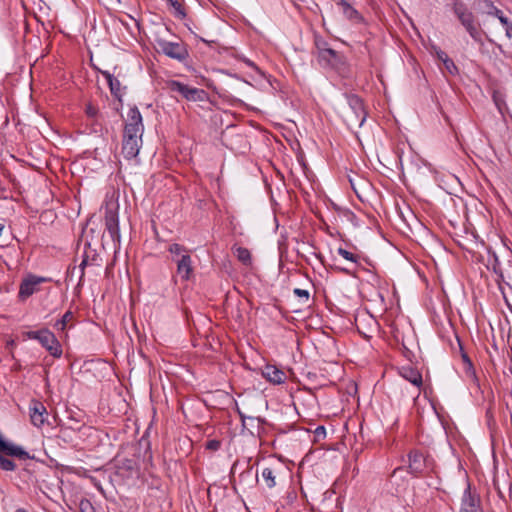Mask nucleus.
Segmentation results:
<instances>
[{
	"label": "nucleus",
	"instance_id": "30",
	"mask_svg": "<svg viewBox=\"0 0 512 512\" xmlns=\"http://www.w3.org/2000/svg\"><path fill=\"white\" fill-rule=\"evenodd\" d=\"M492 99L494 104L496 105L498 111L503 114L504 108H505V100L503 98V95L499 91H494L492 94Z\"/></svg>",
	"mask_w": 512,
	"mask_h": 512
},
{
	"label": "nucleus",
	"instance_id": "1",
	"mask_svg": "<svg viewBox=\"0 0 512 512\" xmlns=\"http://www.w3.org/2000/svg\"><path fill=\"white\" fill-rule=\"evenodd\" d=\"M143 132L142 115L137 106H133L128 111L123 131L122 153L125 159L130 160L138 156L142 146Z\"/></svg>",
	"mask_w": 512,
	"mask_h": 512
},
{
	"label": "nucleus",
	"instance_id": "20",
	"mask_svg": "<svg viewBox=\"0 0 512 512\" xmlns=\"http://www.w3.org/2000/svg\"><path fill=\"white\" fill-rule=\"evenodd\" d=\"M486 267H487L488 270H492L493 273H495L497 275V277H498L497 281L498 282L504 280V275H503V271H502L501 264H500V261L498 259V256L490 248L487 250Z\"/></svg>",
	"mask_w": 512,
	"mask_h": 512
},
{
	"label": "nucleus",
	"instance_id": "34",
	"mask_svg": "<svg viewBox=\"0 0 512 512\" xmlns=\"http://www.w3.org/2000/svg\"><path fill=\"white\" fill-rule=\"evenodd\" d=\"M85 112L89 118H95L98 115V108L93 104L89 103L86 106Z\"/></svg>",
	"mask_w": 512,
	"mask_h": 512
},
{
	"label": "nucleus",
	"instance_id": "39",
	"mask_svg": "<svg viewBox=\"0 0 512 512\" xmlns=\"http://www.w3.org/2000/svg\"><path fill=\"white\" fill-rule=\"evenodd\" d=\"M505 27L506 35L511 38L512 37V22L507 19V24H502Z\"/></svg>",
	"mask_w": 512,
	"mask_h": 512
},
{
	"label": "nucleus",
	"instance_id": "47",
	"mask_svg": "<svg viewBox=\"0 0 512 512\" xmlns=\"http://www.w3.org/2000/svg\"><path fill=\"white\" fill-rule=\"evenodd\" d=\"M332 206L341 215V209H343V208L334 203L332 204Z\"/></svg>",
	"mask_w": 512,
	"mask_h": 512
},
{
	"label": "nucleus",
	"instance_id": "23",
	"mask_svg": "<svg viewBox=\"0 0 512 512\" xmlns=\"http://www.w3.org/2000/svg\"><path fill=\"white\" fill-rule=\"evenodd\" d=\"M168 251L171 254V259L173 262H177V259L181 258L183 255H190L188 249L178 243H173L169 245Z\"/></svg>",
	"mask_w": 512,
	"mask_h": 512
},
{
	"label": "nucleus",
	"instance_id": "6",
	"mask_svg": "<svg viewBox=\"0 0 512 512\" xmlns=\"http://www.w3.org/2000/svg\"><path fill=\"white\" fill-rule=\"evenodd\" d=\"M167 88L171 92L178 93L182 98L191 102H203L208 97V94L204 89L189 86L178 80L168 81Z\"/></svg>",
	"mask_w": 512,
	"mask_h": 512
},
{
	"label": "nucleus",
	"instance_id": "50",
	"mask_svg": "<svg viewBox=\"0 0 512 512\" xmlns=\"http://www.w3.org/2000/svg\"><path fill=\"white\" fill-rule=\"evenodd\" d=\"M15 512H27L24 508H18Z\"/></svg>",
	"mask_w": 512,
	"mask_h": 512
},
{
	"label": "nucleus",
	"instance_id": "22",
	"mask_svg": "<svg viewBox=\"0 0 512 512\" xmlns=\"http://www.w3.org/2000/svg\"><path fill=\"white\" fill-rule=\"evenodd\" d=\"M258 482V473H253V467L247 463L246 468L239 475V484H244L248 487H253L254 483Z\"/></svg>",
	"mask_w": 512,
	"mask_h": 512
},
{
	"label": "nucleus",
	"instance_id": "24",
	"mask_svg": "<svg viewBox=\"0 0 512 512\" xmlns=\"http://www.w3.org/2000/svg\"><path fill=\"white\" fill-rule=\"evenodd\" d=\"M83 258L87 259L91 265H100L99 261L101 259L99 254L95 249L91 248V244L89 242H86L84 245Z\"/></svg>",
	"mask_w": 512,
	"mask_h": 512
},
{
	"label": "nucleus",
	"instance_id": "42",
	"mask_svg": "<svg viewBox=\"0 0 512 512\" xmlns=\"http://www.w3.org/2000/svg\"><path fill=\"white\" fill-rule=\"evenodd\" d=\"M71 417L72 418H78V416L76 414H72V413H70L69 416H68V422L67 423L69 425H75V420L71 419ZM79 419H81V418L79 417Z\"/></svg>",
	"mask_w": 512,
	"mask_h": 512
},
{
	"label": "nucleus",
	"instance_id": "15",
	"mask_svg": "<svg viewBox=\"0 0 512 512\" xmlns=\"http://www.w3.org/2000/svg\"><path fill=\"white\" fill-rule=\"evenodd\" d=\"M115 468L119 475L126 477L137 473L139 469L137 461L130 458L116 459Z\"/></svg>",
	"mask_w": 512,
	"mask_h": 512
},
{
	"label": "nucleus",
	"instance_id": "17",
	"mask_svg": "<svg viewBox=\"0 0 512 512\" xmlns=\"http://www.w3.org/2000/svg\"><path fill=\"white\" fill-rule=\"evenodd\" d=\"M400 374L406 381L415 386L416 392L413 398H417L420 394V387L423 382L421 373L417 369L407 367L402 368Z\"/></svg>",
	"mask_w": 512,
	"mask_h": 512
},
{
	"label": "nucleus",
	"instance_id": "8",
	"mask_svg": "<svg viewBox=\"0 0 512 512\" xmlns=\"http://www.w3.org/2000/svg\"><path fill=\"white\" fill-rule=\"evenodd\" d=\"M408 462V472L414 477L423 475L432 466V459L416 449L408 453Z\"/></svg>",
	"mask_w": 512,
	"mask_h": 512
},
{
	"label": "nucleus",
	"instance_id": "2",
	"mask_svg": "<svg viewBox=\"0 0 512 512\" xmlns=\"http://www.w3.org/2000/svg\"><path fill=\"white\" fill-rule=\"evenodd\" d=\"M314 46L318 64L324 68L335 71L340 76L347 77L349 64L346 56L330 47L329 43L320 35H314Z\"/></svg>",
	"mask_w": 512,
	"mask_h": 512
},
{
	"label": "nucleus",
	"instance_id": "27",
	"mask_svg": "<svg viewBox=\"0 0 512 512\" xmlns=\"http://www.w3.org/2000/svg\"><path fill=\"white\" fill-rule=\"evenodd\" d=\"M73 318V312L68 310L64 313V315L58 319L55 324H54V327L57 329V330H60V331H64L67 327V323Z\"/></svg>",
	"mask_w": 512,
	"mask_h": 512
},
{
	"label": "nucleus",
	"instance_id": "5",
	"mask_svg": "<svg viewBox=\"0 0 512 512\" xmlns=\"http://www.w3.org/2000/svg\"><path fill=\"white\" fill-rule=\"evenodd\" d=\"M26 339L38 341L43 348L54 358H60L63 354L62 346L53 332L47 328L29 330L23 333Z\"/></svg>",
	"mask_w": 512,
	"mask_h": 512
},
{
	"label": "nucleus",
	"instance_id": "38",
	"mask_svg": "<svg viewBox=\"0 0 512 512\" xmlns=\"http://www.w3.org/2000/svg\"><path fill=\"white\" fill-rule=\"evenodd\" d=\"M86 508H90L92 510L91 512H95L94 508L92 507L91 503L88 500L82 501L80 503V510H81V512H85Z\"/></svg>",
	"mask_w": 512,
	"mask_h": 512
},
{
	"label": "nucleus",
	"instance_id": "45",
	"mask_svg": "<svg viewBox=\"0 0 512 512\" xmlns=\"http://www.w3.org/2000/svg\"><path fill=\"white\" fill-rule=\"evenodd\" d=\"M239 417H240L241 422H242V424H243V425L245 424V420H246V418H249V419H251V420H254V418H253V417H247L243 412L239 415Z\"/></svg>",
	"mask_w": 512,
	"mask_h": 512
},
{
	"label": "nucleus",
	"instance_id": "40",
	"mask_svg": "<svg viewBox=\"0 0 512 512\" xmlns=\"http://www.w3.org/2000/svg\"><path fill=\"white\" fill-rule=\"evenodd\" d=\"M315 434L316 436H323L325 437L326 435V429L324 426H318L316 429H315Z\"/></svg>",
	"mask_w": 512,
	"mask_h": 512
},
{
	"label": "nucleus",
	"instance_id": "19",
	"mask_svg": "<svg viewBox=\"0 0 512 512\" xmlns=\"http://www.w3.org/2000/svg\"><path fill=\"white\" fill-rule=\"evenodd\" d=\"M100 72L103 75V77L106 79L111 94L121 102L124 92L121 87L120 81L109 71L103 70Z\"/></svg>",
	"mask_w": 512,
	"mask_h": 512
},
{
	"label": "nucleus",
	"instance_id": "21",
	"mask_svg": "<svg viewBox=\"0 0 512 512\" xmlns=\"http://www.w3.org/2000/svg\"><path fill=\"white\" fill-rule=\"evenodd\" d=\"M337 6L341 9L343 15L350 21L359 23L362 21L360 13L352 7L346 0H339Z\"/></svg>",
	"mask_w": 512,
	"mask_h": 512
},
{
	"label": "nucleus",
	"instance_id": "33",
	"mask_svg": "<svg viewBox=\"0 0 512 512\" xmlns=\"http://www.w3.org/2000/svg\"><path fill=\"white\" fill-rule=\"evenodd\" d=\"M221 447V442L216 439H212L206 442V449L210 451H217Z\"/></svg>",
	"mask_w": 512,
	"mask_h": 512
},
{
	"label": "nucleus",
	"instance_id": "36",
	"mask_svg": "<svg viewBox=\"0 0 512 512\" xmlns=\"http://www.w3.org/2000/svg\"><path fill=\"white\" fill-rule=\"evenodd\" d=\"M341 215L349 221H353L356 219L355 213L348 208L341 209Z\"/></svg>",
	"mask_w": 512,
	"mask_h": 512
},
{
	"label": "nucleus",
	"instance_id": "37",
	"mask_svg": "<svg viewBox=\"0 0 512 512\" xmlns=\"http://www.w3.org/2000/svg\"><path fill=\"white\" fill-rule=\"evenodd\" d=\"M88 265H91L87 259L83 258L82 257V261L79 265V269H80V279H79V284L81 283L84 275H85V267L88 266Z\"/></svg>",
	"mask_w": 512,
	"mask_h": 512
},
{
	"label": "nucleus",
	"instance_id": "29",
	"mask_svg": "<svg viewBox=\"0 0 512 512\" xmlns=\"http://www.w3.org/2000/svg\"><path fill=\"white\" fill-rule=\"evenodd\" d=\"M262 477L266 481L268 488H273L276 485L275 476L270 468H264L262 470Z\"/></svg>",
	"mask_w": 512,
	"mask_h": 512
},
{
	"label": "nucleus",
	"instance_id": "52",
	"mask_svg": "<svg viewBox=\"0 0 512 512\" xmlns=\"http://www.w3.org/2000/svg\"><path fill=\"white\" fill-rule=\"evenodd\" d=\"M236 411H237L238 415H240L242 413V411L238 407L236 408Z\"/></svg>",
	"mask_w": 512,
	"mask_h": 512
},
{
	"label": "nucleus",
	"instance_id": "18",
	"mask_svg": "<svg viewBox=\"0 0 512 512\" xmlns=\"http://www.w3.org/2000/svg\"><path fill=\"white\" fill-rule=\"evenodd\" d=\"M431 52L436 56V58L441 61L450 75L458 74V68L455 65L454 61L444 52L440 47L436 45H432Z\"/></svg>",
	"mask_w": 512,
	"mask_h": 512
},
{
	"label": "nucleus",
	"instance_id": "51",
	"mask_svg": "<svg viewBox=\"0 0 512 512\" xmlns=\"http://www.w3.org/2000/svg\"><path fill=\"white\" fill-rule=\"evenodd\" d=\"M201 41H203L204 43H206V44L210 45V41H207L206 39L201 38ZM212 42H213V41H211V43H212Z\"/></svg>",
	"mask_w": 512,
	"mask_h": 512
},
{
	"label": "nucleus",
	"instance_id": "31",
	"mask_svg": "<svg viewBox=\"0 0 512 512\" xmlns=\"http://www.w3.org/2000/svg\"><path fill=\"white\" fill-rule=\"evenodd\" d=\"M337 253L342 256L344 259L354 263V264H357L358 261H359V256L342 248V247H339L337 249Z\"/></svg>",
	"mask_w": 512,
	"mask_h": 512
},
{
	"label": "nucleus",
	"instance_id": "9",
	"mask_svg": "<svg viewBox=\"0 0 512 512\" xmlns=\"http://www.w3.org/2000/svg\"><path fill=\"white\" fill-rule=\"evenodd\" d=\"M119 205L115 202L106 203L105 206V228L110 234L113 242L120 241L119 228Z\"/></svg>",
	"mask_w": 512,
	"mask_h": 512
},
{
	"label": "nucleus",
	"instance_id": "49",
	"mask_svg": "<svg viewBox=\"0 0 512 512\" xmlns=\"http://www.w3.org/2000/svg\"><path fill=\"white\" fill-rule=\"evenodd\" d=\"M238 466V462H235L232 466L231 473H234L236 467Z\"/></svg>",
	"mask_w": 512,
	"mask_h": 512
},
{
	"label": "nucleus",
	"instance_id": "12",
	"mask_svg": "<svg viewBox=\"0 0 512 512\" xmlns=\"http://www.w3.org/2000/svg\"><path fill=\"white\" fill-rule=\"evenodd\" d=\"M29 416L31 423L35 427L41 428L46 422L48 412L41 401L32 399L29 404Z\"/></svg>",
	"mask_w": 512,
	"mask_h": 512
},
{
	"label": "nucleus",
	"instance_id": "46",
	"mask_svg": "<svg viewBox=\"0 0 512 512\" xmlns=\"http://www.w3.org/2000/svg\"><path fill=\"white\" fill-rule=\"evenodd\" d=\"M245 63L252 68H257L256 65L251 60H245Z\"/></svg>",
	"mask_w": 512,
	"mask_h": 512
},
{
	"label": "nucleus",
	"instance_id": "4",
	"mask_svg": "<svg viewBox=\"0 0 512 512\" xmlns=\"http://www.w3.org/2000/svg\"><path fill=\"white\" fill-rule=\"evenodd\" d=\"M348 109L344 112V122L350 130L361 128L366 121L367 112L363 100L356 94L345 93Z\"/></svg>",
	"mask_w": 512,
	"mask_h": 512
},
{
	"label": "nucleus",
	"instance_id": "7",
	"mask_svg": "<svg viewBox=\"0 0 512 512\" xmlns=\"http://www.w3.org/2000/svg\"><path fill=\"white\" fill-rule=\"evenodd\" d=\"M157 51L179 62L185 61L188 56L186 45L182 42H171L164 39H156Z\"/></svg>",
	"mask_w": 512,
	"mask_h": 512
},
{
	"label": "nucleus",
	"instance_id": "28",
	"mask_svg": "<svg viewBox=\"0 0 512 512\" xmlns=\"http://www.w3.org/2000/svg\"><path fill=\"white\" fill-rule=\"evenodd\" d=\"M168 3L174 9V16L179 19H184L186 17V12L182 6V4L178 0H167Z\"/></svg>",
	"mask_w": 512,
	"mask_h": 512
},
{
	"label": "nucleus",
	"instance_id": "48",
	"mask_svg": "<svg viewBox=\"0 0 512 512\" xmlns=\"http://www.w3.org/2000/svg\"><path fill=\"white\" fill-rule=\"evenodd\" d=\"M458 344H459L460 354H461V356H462V355H463V352H465V350H464V348H463V346H462V344H461V342H460V340H459V339H458Z\"/></svg>",
	"mask_w": 512,
	"mask_h": 512
},
{
	"label": "nucleus",
	"instance_id": "3",
	"mask_svg": "<svg viewBox=\"0 0 512 512\" xmlns=\"http://www.w3.org/2000/svg\"><path fill=\"white\" fill-rule=\"evenodd\" d=\"M452 11L470 37L475 42L483 44L480 25L468 6L461 0H455L452 3Z\"/></svg>",
	"mask_w": 512,
	"mask_h": 512
},
{
	"label": "nucleus",
	"instance_id": "26",
	"mask_svg": "<svg viewBox=\"0 0 512 512\" xmlns=\"http://www.w3.org/2000/svg\"><path fill=\"white\" fill-rule=\"evenodd\" d=\"M235 254L237 259L243 263L244 265H250L252 262V257L250 251L245 247H237L235 250Z\"/></svg>",
	"mask_w": 512,
	"mask_h": 512
},
{
	"label": "nucleus",
	"instance_id": "41",
	"mask_svg": "<svg viewBox=\"0 0 512 512\" xmlns=\"http://www.w3.org/2000/svg\"><path fill=\"white\" fill-rule=\"evenodd\" d=\"M335 268L337 271L342 272L346 275H349V276L353 275L349 268H345V267H335Z\"/></svg>",
	"mask_w": 512,
	"mask_h": 512
},
{
	"label": "nucleus",
	"instance_id": "16",
	"mask_svg": "<svg viewBox=\"0 0 512 512\" xmlns=\"http://www.w3.org/2000/svg\"><path fill=\"white\" fill-rule=\"evenodd\" d=\"M177 266V274L180 276L182 281H188L193 275V265L190 255H183L177 259L175 263Z\"/></svg>",
	"mask_w": 512,
	"mask_h": 512
},
{
	"label": "nucleus",
	"instance_id": "10",
	"mask_svg": "<svg viewBox=\"0 0 512 512\" xmlns=\"http://www.w3.org/2000/svg\"><path fill=\"white\" fill-rule=\"evenodd\" d=\"M50 278L38 276L32 273H29L24 277L19 286L18 298L20 301H25L33 294L37 293L39 289V285L42 283H46L50 281Z\"/></svg>",
	"mask_w": 512,
	"mask_h": 512
},
{
	"label": "nucleus",
	"instance_id": "35",
	"mask_svg": "<svg viewBox=\"0 0 512 512\" xmlns=\"http://www.w3.org/2000/svg\"><path fill=\"white\" fill-rule=\"evenodd\" d=\"M294 294L300 298H304L305 302L309 300L310 294L308 290L295 288L293 290Z\"/></svg>",
	"mask_w": 512,
	"mask_h": 512
},
{
	"label": "nucleus",
	"instance_id": "32",
	"mask_svg": "<svg viewBox=\"0 0 512 512\" xmlns=\"http://www.w3.org/2000/svg\"><path fill=\"white\" fill-rule=\"evenodd\" d=\"M464 372L467 377H470L472 379H476V371L474 368V365L472 361L468 362L466 365H464Z\"/></svg>",
	"mask_w": 512,
	"mask_h": 512
},
{
	"label": "nucleus",
	"instance_id": "43",
	"mask_svg": "<svg viewBox=\"0 0 512 512\" xmlns=\"http://www.w3.org/2000/svg\"><path fill=\"white\" fill-rule=\"evenodd\" d=\"M401 471H403V468H402V467H398V468L394 469V471H393V472H392V474H391V481H392V480L397 476V474H398L399 472H401Z\"/></svg>",
	"mask_w": 512,
	"mask_h": 512
},
{
	"label": "nucleus",
	"instance_id": "13",
	"mask_svg": "<svg viewBox=\"0 0 512 512\" xmlns=\"http://www.w3.org/2000/svg\"><path fill=\"white\" fill-rule=\"evenodd\" d=\"M75 420V425H69L66 422H60L58 423L59 427V433L57 435V438L63 440L65 443H70L72 441V438L70 436V432H79L81 431L84 424L82 423V420L79 418H72Z\"/></svg>",
	"mask_w": 512,
	"mask_h": 512
},
{
	"label": "nucleus",
	"instance_id": "44",
	"mask_svg": "<svg viewBox=\"0 0 512 512\" xmlns=\"http://www.w3.org/2000/svg\"><path fill=\"white\" fill-rule=\"evenodd\" d=\"M461 358L463 360L464 365H466L468 362L471 361L470 357L468 356V354L466 352H463V355Z\"/></svg>",
	"mask_w": 512,
	"mask_h": 512
},
{
	"label": "nucleus",
	"instance_id": "14",
	"mask_svg": "<svg viewBox=\"0 0 512 512\" xmlns=\"http://www.w3.org/2000/svg\"><path fill=\"white\" fill-rule=\"evenodd\" d=\"M262 376L274 385L283 384L287 379L285 372L274 365H266L262 370Z\"/></svg>",
	"mask_w": 512,
	"mask_h": 512
},
{
	"label": "nucleus",
	"instance_id": "11",
	"mask_svg": "<svg viewBox=\"0 0 512 512\" xmlns=\"http://www.w3.org/2000/svg\"><path fill=\"white\" fill-rule=\"evenodd\" d=\"M459 512H483L481 497L468 481L461 497Z\"/></svg>",
	"mask_w": 512,
	"mask_h": 512
},
{
	"label": "nucleus",
	"instance_id": "25",
	"mask_svg": "<svg viewBox=\"0 0 512 512\" xmlns=\"http://www.w3.org/2000/svg\"><path fill=\"white\" fill-rule=\"evenodd\" d=\"M485 6L487 7L488 11L487 13L489 15H493L495 17H497L499 19V21L501 22V24H507V17L504 15V13L498 9L492 1L490 0H485Z\"/></svg>",
	"mask_w": 512,
	"mask_h": 512
}]
</instances>
